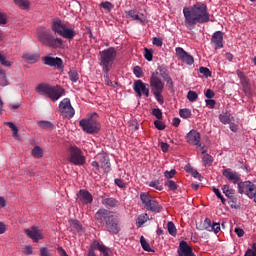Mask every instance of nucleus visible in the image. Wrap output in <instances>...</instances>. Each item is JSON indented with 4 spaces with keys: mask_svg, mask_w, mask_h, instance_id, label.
Returning a JSON list of instances; mask_svg holds the SVG:
<instances>
[{
    "mask_svg": "<svg viewBox=\"0 0 256 256\" xmlns=\"http://www.w3.org/2000/svg\"><path fill=\"white\" fill-rule=\"evenodd\" d=\"M185 27L190 31L195 29L197 23H209V11H207V5L199 2L193 7L183 9Z\"/></svg>",
    "mask_w": 256,
    "mask_h": 256,
    "instance_id": "nucleus-1",
    "label": "nucleus"
},
{
    "mask_svg": "<svg viewBox=\"0 0 256 256\" xmlns=\"http://www.w3.org/2000/svg\"><path fill=\"white\" fill-rule=\"evenodd\" d=\"M95 219L105 227L108 233H111L112 235H117V233L121 231V227L119 226V217L105 208H101L95 213Z\"/></svg>",
    "mask_w": 256,
    "mask_h": 256,
    "instance_id": "nucleus-2",
    "label": "nucleus"
},
{
    "mask_svg": "<svg viewBox=\"0 0 256 256\" xmlns=\"http://www.w3.org/2000/svg\"><path fill=\"white\" fill-rule=\"evenodd\" d=\"M36 93L39 95H46L52 101H59L63 95H65V89L61 86H51L49 84H39L36 87Z\"/></svg>",
    "mask_w": 256,
    "mask_h": 256,
    "instance_id": "nucleus-3",
    "label": "nucleus"
},
{
    "mask_svg": "<svg viewBox=\"0 0 256 256\" xmlns=\"http://www.w3.org/2000/svg\"><path fill=\"white\" fill-rule=\"evenodd\" d=\"M99 115L97 113H92L90 117L80 121V127H82L85 133L89 135H95L98 131H101V124L98 121Z\"/></svg>",
    "mask_w": 256,
    "mask_h": 256,
    "instance_id": "nucleus-4",
    "label": "nucleus"
},
{
    "mask_svg": "<svg viewBox=\"0 0 256 256\" xmlns=\"http://www.w3.org/2000/svg\"><path fill=\"white\" fill-rule=\"evenodd\" d=\"M52 31L56 35H60L64 39H68V41H71L77 35V32L72 28H68L61 19L53 21Z\"/></svg>",
    "mask_w": 256,
    "mask_h": 256,
    "instance_id": "nucleus-5",
    "label": "nucleus"
},
{
    "mask_svg": "<svg viewBox=\"0 0 256 256\" xmlns=\"http://www.w3.org/2000/svg\"><path fill=\"white\" fill-rule=\"evenodd\" d=\"M115 57H117V50L115 48L110 47L106 50L100 52V65L104 71V73H109L111 71V67L113 65V61H115Z\"/></svg>",
    "mask_w": 256,
    "mask_h": 256,
    "instance_id": "nucleus-6",
    "label": "nucleus"
},
{
    "mask_svg": "<svg viewBox=\"0 0 256 256\" xmlns=\"http://www.w3.org/2000/svg\"><path fill=\"white\" fill-rule=\"evenodd\" d=\"M140 199L147 211H152V213H161V211H163V206L159 204L157 198L151 196L149 193L142 192L140 194Z\"/></svg>",
    "mask_w": 256,
    "mask_h": 256,
    "instance_id": "nucleus-7",
    "label": "nucleus"
},
{
    "mask_svg": "<svg viewBox=\"0 0 256 256\" xmlns=\"http://www.w3.org/2000/svg\"><path fill=\"white\" fill-rule=\"evenodd\" d=\"M38 39L42 45H47V47H52V49H63V39L55 38L49 31L40 33Z\"/></svg>",
    "mask_w": 256,
    "mask_h": 256,
    "instance_id": "nucleus-8",
    "label": "nucleus"
},
{
    "mask_svg": "<svg viewBox=\"0 0 256 256\" xmlns=\"http://www.w3.org/2000/svg\"><path fill=\"white\" fill-rule=\"evenodd\" d=\"M59 111L66 119H73L75 117V109L71 105L69 98H64L59 104Z\"/></svg>",
    "mask_w": 256,
    "mask_h": 256,
    "instance_id": "nucleus-9",
    "label": "nucleus"
},
{
    "mask_svg": "<svg viewBox=\"0 0 256 256\" xmlns=\"http://www.w3.org/2000/svg\"><path fill=\"white\" fill-rule=\"evenodd\" d=\"M69 161L70 163H73V165H85V156H83V151H81L77 146L70 147Z\"/></svg>",
    "mask_w": 256,
    "mask_h": 256,
    "instance_id": "nucleus-10",
    "label": "nucleus"
},
{
    "mask_svg": "<svg viewBox=\"0 0 256 256\" xmlns=\"http://www.w3.org/2000/svg\"><path fill=\"white\" fill-rule=\"evenodd\" d=\"M238 193H240V195H247L249 199H253L256 195V185L251 181L242 182L238 186Z\"/></svg>",
    "mask_w": 256,
    "mask_h": 256,
    "instance_id": "nucleus-11",
    "label": "nucleus"
},
{
    "mask_svg": "<svg viewBox=\"0 0 256 256\" xmlns=\"http://www.w3.org/2000/svg\"><path fill=\"white\" fill-rule=\"evenodd\" d=\"M44 65H48V67H55L58 71H63L65 69V64L63 63V59L59 57L53 56H44L42 58Z\"/></svg>",
    "mask_w": 256,
    "mask_h": 256,
    "instance_id": "nucleus-12",
    "label": "nucleus"
},
{
    "mask_svg": "<svg viewBox=\"0 0 256 256\" xmlns=\"http://www.w3.org/2000/svg\"><path fill=\"white\" fill-rule=\"evenodd\" d=\"M186 141L190 145H196L197 147H201L202 155H205V153H207V150H205V148L201 146V134L196 130H191L187 134Z\"/></svg>",
    "mask_w": 256,
    "mask_h": 256,
    "instance_id": "nucleus-13",
    "label": "nucleus"
},
{
    "mask_svg": "<svg viewBox=\"0 0 256 256\" xmlns=\"http://www.w3.org/2000/svg\"><path fill=\"white\" fill-rule=\"evenodd\" d=\"M150 87L152 93H159L163 92L165 89V82L161 80L155 73H152L151 78H150Z\"/></svg>",
    "mask_w": 256,
    "mask_h": 256,
    "instance_id": "nucleus-14",
    "label": "nucleus"
},
{
    "mask_svg": "<svg viewBox=\"0 0 256 256\" xmlns=\"http://www.w3.org/2000/svg\"><path fill=\"white\" fill-rule=\"evenodd\" d=\"M177 58L182 61V63H186V65H193L195 63V59L191 54L187 53L185 49L181 47H177L175 49Z\"/></svg>",
    "mask_w": 256,
    "mask_h": 256,
    "instance_id": "nucleus-15",
    "label": "nucleus"
},
{
    "mask_svg": "<svg viewBox=\"0 0 256 256\" xmlns=\"http://www.w3.org/2000/svg\"><path fill=\"white\" fill-rule=\"evenodd\" d=\"M24 233L29 237V239H32L34 243H39V241L43 239V234L37 226H32L30 229H24Z\"/></svg>",
    "mask_w": 256,
    "mask_h": 256,
    "instance_id": "nucleus-16",
    "label": "nucleus"
},
{
    "mask_svg": "<svg viewBox=\"0 0 256 256\" xmlns=\"http://www.w3.org/2000/svg\"><path fill=\"white\" fill-rule=\"evenodd\" d=\"M177 255L178 256H197L195 255V252H193V248H191V246H189V244L185 240L180 241L177 249Z\"/></svg>",
    "mask_w": 256,
    "mask_h": 256,
    "instance_id": "nucleus-17",
    "label": "nucleus"
},
{
    "mask_svg": "<svg viewBox=\"0 0 256 256\" xmlns=\"http://www.w3.org/2000/svg\"><path fill=\"white\" fill-rule=\"evenodd\" d=\"M222 175L224 177H226V179H228V181H231V183H233L234 185H238L241 184V174L231 171V169H225L223 170Z\"/></svg>",
    "mask_w": 256,
    "mask_h": 256,
    "instance_id": "nucleus-18",
    "label": "nucleus"
},
{
    "mask_svg": "<svg viewBox=\"0 0 256 256\" xmlns=\"http://www.w3.org/2000/svg\"><path fill=\"white\" fill-rule=\"evenodd\" d=\"M90 247L100 251L101 255L103 256H113V251L111 248L105 246V244H103L101 241H94Z\"/></svg>",
    "mask_w": 256,
    "mask_h": 256,
    "instance_id": "nucleus-19",
    "label": "nucleus"
},
{
    "mask_svg": "<svg viewBox=\"0 0 256 256\" xmlns=\"http://www.w3.org/2000/svg\"><path fill=\"white\" fill-rule=\"evenodd\" d=\"M134 91L140 98L142 96V93L145 95V97H149V88H147V85L143 83L142 80H136L134 82Z\"/></svg>",
    "mask_w": 256,
    "mask_h": 256,
    "instance_id": "nucleus-20",
    "label": "nucleus"
},
{
    "mask_svg": "<svg viewBox=\"0 0 256 256\" xmlns=\"http://www.w3.org/2000/svg\"><path fill=\"white\" fill-rule=\"evenodd\" d=\"M78 199L83 205H91V203H93V195L87 190H80Z\"/></svg>",
    "mask_w": 256,
    "mask_h": 256,
    "instance_id": "nucleus-21",
    "label": "nucleus"
},
{
    "mask_svg": "<svg viewBox=\"0 0 256 256\" xmlns=\"http://www.w3.org/2000/svg\"><path fill=\"white\" fill-rule=\"evenodd\" d=\"M211 43L214 44V49H223V32L216 31L211 38Z\"/></svg>",
    "mask_w": 256,
    "mask_h": 256,
    "instance_id": "nucleus-22",
    "label": "nucleus"
},
{
    "mask_svg": "<svg viewBox=\"0 0 256 256\" xmlns=\"http://www.w3.org/2000/svg\"><path fill=\"white\" fill-rule=\"evenodd\" d=\"M99 164L104 173H109L111 171V162L109 161V156L105 154L98 155Z\"/></svg>",
    "mask_w": 256,
    "mask_h": 256,
    "instance_id": "nucleus-23",
    "label": "nucleus"
},
{
    "mask_svg": "<svg viewBox=\"0 0 256 256\" xmlns=\"http://www.w3.org/2000/svg\"><path fill=\"white\" fill-rule=\"evenodd\" d=\"M102 205L107 209H113L115 207H119V200L115 198H103Z\"/></svg>",
    "mask_w": 256,
    "mask_h": 256,
    "instance_id": "nucleus-24",
    "label": "nucleus"
},
{
    "mask_svg": "<svg viewBox=\"0 0 256 256\" xmlns=\"http://www.w3.org/2000/svg\"><path fill=\"white\" fill-rule=\"evenodd\" d=\"M211 219L206 218L203 222V224H200L199 226H196V229L198 231H209L211 232V227H212Z\"/></svg>",
    "mask_w": 256,
    "mask_h": 256,
    "instance_id": "nucleus-25",
    "label": "nucleus"
},
{
    "mask_svg": "<svg viewBox=\"0 0 256 256\" xmlns=\"http://www.w3.org/2000/svg\"><path fill=\"white\" fill-rule=\"evenodd\" d=\"M222 192L228 199H233V197H235V189L229 187L227 184L222 186Z\"/></svg>",
    "mask_w": 256,
    "mask_h": 256,
    "instance_id": "nucleus-26",
    "label": "nucleus"
},
{
    "mask_svg": "<svg viewBox=\"0 0 256 256\" xmlns=\"http://www.w3.org/2000/svg\"><path fill=\"white\" fill-rule=\"evenodd\" d=\"M126 17L128 19H132L133 21H139L140 23H143V19L139 16L137 10L126 11Z\"/></svg>",
    "mask_w": 256,
    "mask_h": 256,
    "instance_id": "nucleus-27",
    "label": "nucleus"
},
{
    "mask_svg": "<svg viewBox=\"0 0 256 256\" xmlns=\"http://www.w3.org/2000/svg\"><path fill=\"white\" fill-rule=\"evenodd\" d=\"M241 83L244 93H246V95L251 93V87L249 86V78H247V76L241 77Z\"/></svg>",
    "mask_w": 256,
    "mask_h": 256,
    "instance_id": "nucleus-28",
    "label": "nucleus"
},
{
    "mask_svg": "<svg viewBox=\"0 0 256 256\" xmlns=\"http://www.w3.org/2000/svg\"><path fill=\"white\" fill-rule=\"evenodd\" d=\"M0 85L1 87H7V85H9V80L7 79V73L1 67H0Z\"/></svg>",
    "mask_w": 256,
    "mask_h": 256,
    "instance_id": "nucleus-29",
    "label": "nucleus"
},
{
    "mask_svg": "<svg viewBox=\"0 0 256 256\" xmlns=\"http://www.w3.org/2000/svg\"><path fill=\"white\" fill-rule=\"evenodd\" d=\"M23 58L28 63H37V61H39V54L26 53V54L23 55Z\"/></svg>",
    "mask_w": 256,
    "mask_h": 256,
    "instance_id": "nucleus-30",
    "label": "nucleus"
},
{
    "mask_svg": "<svg viewBox=\"0 0 256 256\" xmlns=\"http://www.w3.org/2000/svg\"><path fill=\"white\" fill-rule=\"evenodd\" d=\"M37 125L38 127H40V129H55V125H53L51 121H47V120L38 121Z\"/></svg>",
    "mask_w": 256,
    "mask_h": 256,
    "instance_id": "nucleus-31",
    "label": "nucleus"
},
{
    "mask_svg": "<svg viewBox=\"0 0 256 256\" xmlns=\"http://www.w3.org/2000/svg\"><path fill=\"white\" fill-rule=\"evenodd\" d=\"M13 1H14L15 5L20 7V9H24V10L29 9V7L31 5L29 0H13Z\"/></svg>",
    "mask_w": 256,
    "mask_h": 256,
    "instance_id": "nucleus-32",
    "label": "nucleus"
},
{
    "mask_svg": "<svg viewBox=\"0 0 256 256\" xmlns=\"http://www.w3.org/2000/svg\"><path fill=\"white\" fill-rule=\"evenodd\" d=\"M219 121H221L223 125H229V123H231V114L229 112L220 114Z\"/></svg>",
    "mask_w": 256,
    "mask_h": 256,
    "instance_id": "nucleus-33",
    "label": "nucleus"
},
{
    "mask_svg": "<svg viewBox=\"0 0 256 256\" xmlns=\"http://www.w3.org/2000/svg\"><path fill=\"white\" fill-rule=\"evenodd\" d=\"M68 76L72 83H77V81H79V73L77 72V70H70L68 72Z\"/></svg>",
    "mask_w": 256,
    "mask_h": 256,
    "instance_id": "nucleus-34",
    "label": "nucleus"
},
{
    "mask_svg": "<svg viewBox=\"0 0 256 256\" xmlns=\"http://www.w3.org/2000/svg\"><path fill=\"white\" fill-rule=\"evenodd\" d=\"M140 243H141V247H142V249H144V251H148V252L154 251L153 249H151V245H149L147 243V240L145 239V237H143V236L140 237Z\"/></svg>",
    "mask_w": 256,
    "mask_h": 256,
    "instance_id": "nucleus-35",
    "label": "nucleus"
},
{
    "mask_svg": "<svg viewBox=\"0 0 256 256\" xmlns=\"http://www.w3.org/2000/svg\"><path fill=\"white\" fill-rule=\"evenodd\" d=\"M32 155L36 159H41V157H43V149L39 146H35L32 150Z\"/></svg>",
    "mask_w": 256,
    "mask_h": 256,
    "instance_id": "nucleus-36",
    "label": "nucleus"
},
{
    "mask_svg": "<svg viewBox=\"0 0 256 256\" xmlns=\"http://www.w3.org/2000/svg\"><path fill=\"white\" fill-rule=\"evenodd\" d=\"M167 229L168 233L172 235V237H175V235H177V228L175 227V224L172 221L167 223Z\"/></svg>",
    "mask_w": 256,
    "mask_h": 256,
    "instance_id": "nucleus-37",
    "label": "nucleus"
},
{
    "mask_svg": "<svg viewBox=\"0 0 256 256\" xmlns=\"http://www.w3.org/2000/svg\"><path fill=\"white\" fill-rule=\"evenodd\" d=\"M213 193H215L216 197L221 200L222 205H225L227 203V200L225 197H223V194H221V191L217 189L216 187H212Z\"/></svg>",
    "mask_w": 256,
    "mask_h": 256,
    "instance_id": "nucleus-38",
    "label": "nucleus"
},
{
    "mask_svg": "<svg viewBox=\"0 0 256 256\" xmlns=\"http://www.w3.org/2000/svg\"><path fill=\"white\" fill-rule=\"evenodd\" d=\"M148 218L149 216L147 214L139 215L137 219V227H141L142 225H145V223H147Z\"/></svg>",
    "mask_w": 256,
    "mask_h": 256,
    "instance_id": "nucleus-39",
    "label": "nucleus"
},
{
    "mask_svg": "<svg viewBox=\"0 0 256 256\" xmlns=\"http://www.w3.org/2000/svg\"><path fill=\"white\" fill-rule=\"evenodd\" d=\"M202 162H203V165L205 167L207 166H211L212 163H213V156L209 155V154H205L202 158Z\"/></svg>",
    "mask_w": 256,
    "mask_h": 256,
    "instance_id": "nucleus-40",
    "label": "nucleus"
},
{
    "mask_svg": "<svg viewBox=\"0 0 256 256\" xmlns=\"http://www.w3.org/2000/svg\"><path fill=\"white\" fill-rule=\"evenodd\" d=\"M158 71H159L161 77H163L164 80L169 77V70H167V67H165L164 65L159 66Z\"/></svg>",
    "mask_w": 256,
    "mask_h": 256,
    "instance_id": "nucleus-41",
    "label": "nucleus"
},
{
    "mask_svg": "<svg viewBox=\"0 0 256 256\" xmlns=\"http://www.w3.org/2000/svg\"><path fill=\"white\" fill-rule=\"evenodd\" d=\"M149 187H153V189H157V191H163V185H161L159 180L151 181Z\"/></svg>",
    "mask_w": 256,
    "mask_h": 256,
    "instance_id": "nucleus-42",
    "label": "nucleus"
},
{
    "mask_svg": "<svg viewBox=\"0 0 256 256\" xmlns=\"http://www.w3.org/2000/svg\"><path fill=\"white\" fill-rule=\"evenodd\" d=\"M179 115L182 117V119H189V117H191V110L187 108L180 109Z\"/></svg>",
    "mask_w": 256,
    "mask_h": 256,
    "instance_id": "nucleus-43",
    "label": "nucleus"
},
{
    "mask_svg": "<svg viewBox=\"0 0 256 256\" xmlns=\"http://www.w3.org/2000/svg\"><path fill=\"white\" fill-rule=\"evenodd\" d=\"M165 187H168V189H170V191H177V183H175V181L173 180H167L164 183Z\"/></svg>",
    "mask_w": 256,
    "mask_h": 256,
    "instance_id": "nucleus-44",
    "label": "nucleus"
},
{
    "mask_svg": "<svg viewBox=\"0 0 256 256\" xmlns=\"http://www.w3.org/2000/svg\"><path fill=\"white\" fill-rule=\"evenodd\" d=\"M199 95H197V92L195 91H189L187 94V99L191 102L194 103V101H197Z\"/></svg>",
    "mask_w": 256,
    "mask_h": 256,
    "instance_id": "nucleus-45",
    "label": "nucleus"
},
{
    "mask_svg": "<svg viewBox=\"0 0 256 256\" xmlns=\"http://www.w3.org/2000/svg\"><path fill=\"white\" fill-rule=\"evenodd\" d=\"M144 57L146 61H153V50L145 48L144 49Z\"/></svg>",
    "mask_w": 256,
    "mask_h": 256,
    "instance_id": "nucleus-46",
    "label": "nucleus"
},
{
    "mask_svg": "<svg viewBox=\"0 0 256 256\" xmlns=\"http://www.w3.org/2000/svg\"><path fill=\"white\" fill-rule=\"evenodd\" d=\"M133 73L138 79H141V77H143V69L140 66H135L133 69Z\"/></svg>",
    "mask_w": 256,
    "mask_h": 256,
    "instance_id": "nucleus-47",
    "label": "nucleus"
},
{
    "mask_svg": "<svg viewBox=\"0 0 256 256\" xmlns=\"http://www.w3.org/2000/svg\"><path fill=\"white\" fill-rule=\"evenodd\" d=\"M152 115H154V117H156L158 120L163 119V112L159 108H154L152 110Z\"/></svg>",
    "mask_w": 256,
    "mask_h": 256,
    "instance_id": "nucleus-48",
    "label": "nucleus"
},
{
    "mask_svg": "<svg viewBox=\"0 0 256 256\" xmlns=\"http://www.w3.org/2000/svg\"><path fill=\"white\" fill-rule=\"evenodd\" d=\"M199 72L204 75V77H211L212 73H211V70H209V68L207 67H200L199 68Z\"/></svg>",
    "mask_w": 256,
    "mask_h": 256,
    "instance_id": "nucleus-49",
    "label": "nucleus"
},
{
    "mask_svg": "<svg viewBox=\"0 0 256 256\" xmlns=\"http://www.w3.org/2000/svg\"><path fill=\"white\" fill-rule=\"evenodd\" d=\"M244 256H256V243L252 245V249L248 248Z\"/></svg>",
    "mask_w": 256,
    "mask_h": 256,
    "instance_id": "nucleus-50",
    "label": "nucleus"
},
{
    "mask_svg": "<svg viewBox=\"0 0 256 256\" xmlns=\"http://www.w3.org/2000/svg\"><path fill=\"white\" fill-rule=\"evenodd\" d=\"M0 63L4 65V67H11V61L7 60V58L0 53Z\"/></svg>",
    "mask_w": 256,
    "mask_h": 256,
    "instance_id": "nucleus-51",
    "label": "nucleus"
},
{
    "mask_svg": "<svg viewBox=\"0 0 256 256\" xmlns=\"http://www.w3.org/2000/svg\"><path fill=\"white\" fill-rule=\"evenodd\" d=\"M154 126L156 127V129H158V131L165 130V123H163L161 120H155Z\"/></svg>",
    "mask_w": 256,
    "mask_h": 256,
    "instance_id": "nucleus-52",
    "label": "nucleus"
},
{
    "mask_svg": "<svg viewBox=\"0 0 256 256\" xmlns=\"http://www.w3.org/2000/svg\"><path fill=\"white\" fill-rule=\"evenodd\" d=\"M105 74H106L104 75L105 84L108 85V87H115V85H117V82L111 81V79H109L108 73H105Z\"/></svg>",
    "mask_w": 256,
    "mask_h": 256,
    "instance_id": "nucleus-53",
    "label": "nucleus"
},
{
    "mask_svg": "<svg viewBox=\"0 0 256 256\" xmlns=\"http://www.w3.org/2000/svg\"><path fill=\"white\" fill-rule=\"evenodd\" d=\"M100 7H102V9H105L106 11H111L113 9V4H111V2L106 1V2H102L100 4Z\"/></svg>",
    "mask_w": 256,
    "mask_h": 256,
    "instance_id": "nucleus-54",
    "label": "nucleus"
},
{
    "mask_svg": "<svg viewBox=\"0 0 256 256\" xmlns=\"http://www.w3.org/2000/svg\"><path fill=\"white\" fill-rule=\"evenodd\" d=\"M219 231H221V224L214 222L210 228V232H214L215 234H217L219 233Z\"/></svg>",
    "mask_w": 256,
    "mask_h": 256,
    "instance_id": "nucleus-55",
    "label": "nucleus"
},
{
    "mask_svg": "<svg viewBox=\"0 0 256 256\" xmlns=\"http://www.w3.org/2000/svg\"><path fill=\"white\" fill-rule=\"evenodd\" d=\"M114 183H115V185H117V187H120V189H125V187H127V184L125 183V181H123L119 178H116L114 180Z\"/></svg>",
    "mask_w": 256,
    "mask_h": 256,
    "instance_id": "nucleus-56",
    "label": "nucleus"
},
{
    "mask_svg": "<svg viewBox=\"0 0 256 256\" xmlns=\"http://www.w3.org/2000/svg\"><path fill=\"white\" fill-rule=\"evenodd\" d=\"M176 173H177V171L175 169H172L170 171H165L164 177H166V179H173V177H175Z\"/></svg>",
    "mask_w": 256,
    "mask_h": 256,
    "instance_id": "nucleus-57",
    "label": "nucleus"
},
{
    "mask_svg": "<svg viewBox=\"0 0 256 256\" xmlns=\"http://www.w3.org/2000/svg\"><path fill=\"white\" fill-rule=\"evenodd\" d=\"M158 103H163V92H152Z\"/></svg>",
    "mask_w": 256,
    "mask_h": 256,
    "instance_id": "nucleus-58",
    "label": "nucleus"
},
{
    "mask_svg": "<svg viewBox=\"0 0 256 256\" xmlns=\"http://www.w3.org/2000/svg\"><path fill=\"white\" fill-rule=\"evenodd\" d=\"M72 226L74 229H76V231H83V226H81V223H79L77 220L72 221Z\"/></svg>",
    "mask_w": 256,
    "mask_h": 256,
    "instance_id": "nucleus-59",
    "label": "nucleus"
},
{
    "mask_svg": "<svg viewBox=\"0 0 256 256\" xmlns=\"http://www.w3.org/2000/svg\"><path fill=\"white\" fill-rule=\"evenodd\" d=\"M40 256H51V252H49V248L47 247L40 248Z\"/></svg>",
    "mask_w": 256,
    "mask_h": 256,
    "instance_id": "nucleus-60",
    "label": "nucleus"
},
{
    "mask_svg": "<svg viewBox=\"0 0 256 256\" xmlns=\"http://www.w3.org/2000/svg\"><path fill=\"white\" fill-rule=\"evenodd\" d=\"M0 25H7V15L0 12Z\"/></svg>",
    "mask_w": 256,
    "mask_h": 256,
    "instance_id": "nucleus-61",
    "label": "nucleus"
},
{
    "mask_svg": "<svg viewBox=\"0 0 256 256\" xmlns=\"http://www.w3.org/2000/svg\"><path fill=\"white\" fill-rule=\"evenodd\" d=\"M153 45H156V47H163V40H161V38L154 37Z\"/></svg>",
    "mask_w": 256,
    "mask_h": 256,
    "instance_id": "nucleus-62",
    "label": "nucleus"
},
{
    "mask_svg": "<svg viewBox=\"0 0 256 256\" xmlns=\"http://www.w3.org/2000/svg\"><path fill=\"white\" fill-rule=\"evenodd\" d=\"M205 97H207V99H213V97H215V92L211 89H208L205 92Z\"/></svg>",
    "mask_w": 256,
    "mask_h": 256,
    "instance_id": "nucleus-63",
    "label": "nucleus"
},
{
    "mask_svg": "<svg viewBox=\"0 0 256 256\" xmlns=\"http://www.w3.org/2000/svg\"><path fill=\"white\" fill-rule=\"evenodd\" d=\"M215 104H216L215 100H213V99H211V98H209L208 100H206V105H207V107H209L210 109H213V108L215 107Z\"/></svg>",
    "mask_w": 256,
    "mask_h": 256,
    "instance_id": "nucleus-64",
    "label": "nucleus"
}]
</instances>
